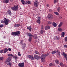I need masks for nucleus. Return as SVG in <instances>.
<instances>
[{
    "label": "nucleus",
    "mask_w": 67,
    "mask_h": 67,
    "mask_svg": "<svg viewBox=\"0 0 67 67\" xmlns=\"http://www.w3.org/2000/svg\"><path fill=\"white\" fill-rule=\"evenodd\" d=\"M20 34V31H18L15 32H12L11 34L12 35H13V36H19Z\"/></svg>",
    "instance_id": "f257e3e1"
},
{
    "label": "nucleus",
    "mask_w": 67,
    "mask_h": 67,
    "mask_svg": "<svg viewBox=\"0 0 67 67\" xmlns=\"http://www.w3.org/2000/svg\"><path fill=\"white\" fill-rule=\"evenodd\" d=\"M18 8L19 6L18 5H17L16 6H14V7H11V9L12 10H13V11H16V10H17L18 9Z\"/></svg>",
    "instance_id": "f03ea898"
},
{
    "label": "nucleus",
    "mask_w": 67,
    "mask_h": 67,
    "mask_svg": "<svg viewBox=\"0 0 67 67\" xmlns=\"http://www.w3.org/2000/svg\"><path fill=\"white\" fill-rule=\"evenodd\" d=\"M47 56L46 54H44L41 55L40 57L41 59V60H43V59H44L45 58H46Z\"/></svg>",
    "instance_id": "7ed1b4c3"
},
{
    "label": "nucleus",
    "mask_w": 67,
    "mask_h": 67,
    "mask_svg": "<svg viewBox=\"0 0 67 67\" xmlns=\"http://www.w3.org/2000/svg\"><path fill=\"white\" fill-rule=\"evenodd\" d=\"M4 21L5 24L6 25H8V23H9V20H8L7 19V18H4Z\"/></svg>",
    "instance_id": "20e7f679"
},
{
    "label": "nucleus",
    "mask_w": 67,
    "mask_h": 67,
    "mask_svg": "<svg viewBox=\"0 0 67 67\" xmlns=\"http://www.w3.org/2000/svg\"><path fill=\"white\" fill-rule=\"evenodd\" d=\"M34 57L35 59H37V60H38L40 58V57L36 54L34 55Z\"/></svg>",
    "instance_id": "39448f33"
},
{
    "label": "nucleus",
    "mask_w": 67,
    "mask_h": 67,
    "mask_svg": "<svg viewBox=\"0 0 67 67\" xmlns=\"http://www.w3.org/2000/svg\"><path fill=\"white\" fill-rule=\"evenodd\" d=\"M48 18L49 19H53V16L51 14H49L48 15Z\"/></svg>",
    "instance_id": "423d86ee"
},
{
    "label": "nucleus",
    "mask_w": 67,
    "mask_h": 67,
    "mask_svg": "<svg viewBox=\"0 0 67 67\" xmlns=\"http://www.w3.org/2000/svg\"><path fill=\"white\" fill-rule=\"evenodd\" d=\"M12 59V58H11V57H8V58L7 60H6V63H8V62H11V60Z\"/></svg>",
    "instance_id": "0eeeda50"
},
{
    "label": "nucleus",
    "mask_w": 67,
    "mask_h": 67,
    "mask_svg": "<svg viewBox=\"0 0 67 67\" xmlns=\"http://www.w3.org/2000/svg\"><path fill=\"white\" fill-rule=\"evenodd\" d=\"M34 5L36 7H37L38 6V1L37 0H35Z\"/></svg>",
    "instance_id": "6e6552de"
},
{
    "label": "nucleus",
    "mask_w": 67,
    "mask_h": 67,
    "mask_svg": "<svg viewBox=\"0 0 67 67\" xmlns=\"http://www.w3.org/2000/svg\"><path fill=\"white\" fill-rule=\"evenodd\" d=\"M18 65L20 67H24V64L23 63H19L18 64Z\"/></svg>",
    "instance_id": "1a4fd4ad"
},
{
    "label": "nucleus",
    "mask_w": 67,
    "mask_h": 67,
    "mask_svg": "<svg viewBox=\"0 0 67 67\" xmlns=\"http://www.w3.org/2000/svg\"><path fill=\"white\" fill-rule=\"evenodd\" d=\"M26 34L27 36L29 37H32V36H33V35H32V34H31V33L27 32Z\"/></svg>",
    "instance_id": "9d476101"
},
{
    "label": "nucleus",
    "mask_w": 67,
    "mask_h": 67,
    "mask_svg": "<svg viewBox=\"0 0 67 67\" xmlns=\"http://www.w3.org/2000/svg\"><path fill=\"white\" fill-rule=\"evenodd\" d=\"M27 57L28 58H29L30 59H31V60H34V57L31 55H29L27 56Z\"/></svg>",
    "instance_id": "9b49d317"
},
{
    "label": "nucleus",
    "mask_w": 67,
    "mask_h": 67,
    "mask_svg": "<svg viewBox=\"0 0 67 67\" xmlns=\"http://www.w3.org/2000/svg\"><path fill=\"white\" fill-rule=\"evenodd\" d=\"M41 18L40 17H38V18L37 19V23H39L40 24L41 23V21H40V19H41Z\"/></svg>",
    "instance_id": "f8f14e48"
},
{
    "label": "nucleus",
    "mask_w": 67,
    "mask_h": 67,
    "mask_svg": "<svg viewBox=\"0 0 67 67\" xmlns=\"http://www.w3.org/2000/svg\"><path fill=\"white\" fill-rule=\"evenodd\" d=\"M50 29V26H47L45 27V30H47L48 29Z\"/></svg>",
    "instance_id": "ddd939ff"
},
{
    "label": "nucleus",
    "mask_w": 67,
    "mask_h": 67,
    "mask_svg": "<svg viewBox=\"0 0 67 67\" xmlns=\"http://www.w3.org/2000/svg\"><path fill=\"white\" fill-rule=\"evenodd\" d=\"M52 25H53V26H54V27H56L57 26V24L54 22H53L52 23Z\"/></svg>",
    "instance_id": "4468645a"
},
{
    "label": "nucleus",
    "mask_w": 67,
    "mask_h": 67,
    "mask_svg": "<svg viewBox=\"0 0 67 67\" xmlns=\"http://www.w3.org/2000/svg\"><path fill=\"white\" fill-rule=\"evenodd\" d=\"M54 40H56L57 41V40H59V37H58L55 36L54 37Z\"/></svg>",
    "instance_id": "2eb2a0df"
},
{
    "label": "nucleus",
    "mask_w": 67,
    "mask_h": 67,
    "mask_svg": "<svg viewBox=\"0 0 67 67\" xmlns=\"http://www.w3.org/2000/svg\"><path fill=\"white\" fill-rule=\"evenodd\" d=\"M7 13H8L9 15H11V14H12V13H11V10H8L7 11Z\"/></svg>",
    "instance_id": "dca6fc26"
},
{
    "label": "nucleus",
    "mask_w": 67,
    "mask_h": 67,
    "mask_svg": "<svg viewBox=\"0 0 67 67\" xmlns=\"http://www.w3.org/2000/svg\"><path fill=\"white\" fill-rule=\"evenodd\" d=\"M33 37L36 40H37V39L38 37H37V35H34V36H33Z\"/></svg>",
    "instance_id": "f3484780"
},
{
    "label": "nucleus",
    "mask_w": 67,
    "mask_h": 67,
    "mask_svg": "<svg viewBox=\"0 0 67 67\" xmlns=\"http://www.w3.org/2000/svg\"><path fill=\"white\" fill-rule=\"evenodd\" d=\"M20 26V25L19 24H16L15 25L14 27H19Z\"/></svg>",
    "instance_id": "a211bd4d"
},
{
    "label": "nucleus",
    "mask_w": 67,
    "mask_h": 67,
    "mask_svg": "<svg viewBox=\"0 0 67 67\" xmlns=\"http://www.w3.org/2000/svg\"><path fill=\"white\" fill-rule=\"evenodd\" d=\"M22 4H23L24 5V4H26V2H25V1H24V0H20Z\"/></svg>",
    "instance_id": "6ab92c4d"
},
{
    "label": "nucleus",
    "mask_w": 67,
    "mask_h": 67,
    "mask_svg": "<svg viewBox=\"0 0 67 67\" xmlns=\"http://www.w3.org/2000/svg\"><path fill=\"white\" fill-rule=\"evenodd\" d=\"M65 36V32H62V33L61 37H64Z\"/></svg>",
    "instance_id": "aec40b11"
},
{
    "label": "nucleus",
    "mask_w": 67,
    "mask_h": 67,
    "mask_svg": "<svg viewBox=\"0 0 67 67\" xmlns=\"http://www.w3.org/2000/svg\"><path fill=\"white\" fill-rule=\"evenodd\" d=\"M3 1L5 3H9V0H4Z\"/></svg>",
    "instance_id": "412c9836"
},
{
    "label": "nucleus",
    "mask_w": 67,
    "mask_h": 67,
    "mask_svg": "<svg viewBox=\"0 0 67 67\" xmlns=\"http://www.w3.org/2000/svg\"><path fill=\"white\" fill-rule=\"evenodd\" d=\"M57 52L59 57H60V51L58 50H57Z\"/></svg>",
    "instance_id": "4be33fe9"
},
{
    "label": "nucleus",
    "mask_w": 67,
    "mask_h": 67,
    "mask_svg": "<svg viewBox=\"0 0 67 67\" xmlns=\"http://www.w3.org/2000/svg\"><path fill=\"white\" fill-rule=\"evenodd\" d=\"M7 64L9 66H10V67H11V62H9L8 63H7Z\"/></svg>",
    "instance_id": "5701e85b"
},
{
    "label": "nucleus",
    "mask_w": 67,
    "mask_h": 67,
    "mask_svg": "<svg viewBox=\"0 0 67 67\" xmlns=\"http://www.w3.org/2000/svg\"><path fill=\"white\" fill-rule=\"evenodd\" d=\"M55 62L56 63V64H59V61L58 60H56L55 61Z\"/></svg>",
    "instance_id": "b1692460"
},
{
    "label": "nucleus",
    "mask_w": 67,
    "mask_h": 67,
    "mask_svg": "<svg viewBox=\"0 0 67 67\" xmlns=\"http://www.w3.org/2000/svg\"><path fill=\"white\" fill-rule=\"evenodd\" d=\"M35 54H37V55H40V53H39L38 51H35Z\"/></svg>",
    "instance_id": "393cba45"
},
{
    "label": "nucleus",
    "mask_w": 67,
    "mask_h": 67,
    "mask_svg": "<svg viewBox=\"0 0 67 67\" xmlns=\"http://www.w3.org/2000/svg\"><path fill=\"white\" fill-rule=\"evenodd\" d=\"M8 51V49L7 48H5L4 50V53H5L6 52H7Z\"/></svg>",
    "instance_id": "a878e982"
},
{
    "label": "nucleus",
    "mask_w": 67,
    "mask_h": 67,
    "mask_svg": "<svg viewBox=\"0 0 67 67\" xmlns=\"http://www.w3.org/2000/svg\"><path fill=\"white\" fill-rule=\"evenodd\" d=\"M13 57L15 59H18V57L16 55L14 56L13 55Z\"/></svg>",
    "instance_id": "bb28decb"
},
{
    "label": "nucleus",
    "mask_w": 67,
    "mask_h": 67,
    "mask_svg": "<svg viewBox=\"0 0 67 67\" xmlns=\"http://www.w3.org/2000/svg\"><path fill=\"white\" fill-rule=\"evenodd\" d=\"M32 39V37H30L29 38V42H31Z\"/></svg>",
    "instance_id": "cd10ccee"
},
{
    "label": "nucleus",
    "mask_w": 67,
    "mask_h": 67,
    "mask_svg": "<svg viewBox=\"0 0 67 67\" xmlns=\"http://www.w3.org/2000/svg\"><path fill=\"white\" fill-rule=\"evenodd\" d=\"M49 65L50 66H55V64H54L50 63L49 64Z\"/></svg>",
    "instance_id": "c85d7f7f"
},
{
    "label": "nucleus",
    "mask_w": 67,
    "mask_h": 67,
    "mask_svg": "<svg viewBox=\"0 0 67 67\" xmlns=\"http://www.w3.org/2000/svg\"><path fill=\"white\" fill-rule=\"evenodd\" d=\"M30 4V1H26V4Z\"/></svg>",
    "instance_id": "c756f323"
},
{
    "label": "nucleus",
    "mask_w": 67,
    "mask_h": 67,
    "mask_svg": "<svg viewBox=\"0 0 67 67\" xmlns=\"http://www.w3.org/2000/svg\"><path fill=\"white\" fill-rule=\"evenodd\" d=\"M62 25H63V23L62 22L60 23V24H59V25H58L59 27H61Z\"/></svg>",
    "instance_id": "7c9ffc66"
},
{
    "label": "nucleus",
    "mask_w": 67,
    "mask_h": 67,
    "mask_svg": "<svg viewBox=\"0 0 67 67\" xmlns=\"http://www.w3.org/2000/svg\"><path fill=\"white\" fill-rule=\"evenodd\" d=\"M63 55H64V57L65 58H66V56H67V54H66L64 52L63 53Z\"/></svg>",
    "instance_id": "2f4dec72"
},
{
    "label": "nucleus",
    "mask_w": 67,
    "mask_h": 67,
    "mask_svg": "<svg viewBox=\"0 0 67 67\" xmlns=\"http://www.w3.org/2000/svg\"><path fill=\"white\" fill-rule=\"evenodd\" d=\"M58 30L59 32H61V31H62V29L60 28H58Z\"/></svg>",
    "instance_id": "473e14b6"
},
{
    "label": "nucleus",
    "mask_w": 67,
    "mask_h": 67,
    "mask_svg": "<svg viewBox=\"0 0 67 67\" xmlns=\"http://www.w3.org/2000/svg\"><path fill=\"white\" fill-rule=\"evenodd\" d=\"M56 52H57V51H52L51 53L52 54H55Z\"/></svg>",
    "instance_id": "72a5a7b5"
},
{
    "label": "nucleus",
    "mask_w": 67,
    "mask_h": 67,
    "mask_svg": "<svg viewBox=\"0 0 67 67\" xmlns=\"http://www.w3.org/2000/svg\"><path fill=\"white\" fill-rule=\"evenodd\" d=\"M54 13L55 14L57 15H59V14L57 12H54Z\"/></svg>",
    "instance_id": "f704fd0d"
},
{
    "label": "nucleus",
    "mask_w": 67,
    "mask_h": 67,
    "mask_svg": "<svg viewBox=\"0 0 67 67\" xmlns=\"http://www.w3.org/2000/svg\"><path fill=\"white\" fill-rule=\"evenodd\" d=\"M8 56H12V57H13V55L12 54L9 53V54H8Z\"/></svg>",
    "instance_id": "c9c22d12"
},
{
    "label": "nucleus",
    "mask_w": 67,
    "mask_h": 67,
    "mask_svg": "<svg viewBox=\"0 0 67 67\" xmlns=\"http://www.w3.org/2000/svg\"><path fill=\"white\" fill-rule=\"evenodd\" d=\"M23 40H21L20 42V45H23Z\"/></svg>",
    "instance_id": "e433bc0d"
},
{
    "label": "nucleus",
    "mask_w": 67,
    "mask_h": 67,
    "mask_svg": "<svg viewBox=\"0 0 67 67\" xmlns=\"http://www.w3.org/2000/svg\"><path fill=\"white\" fill-rule=\"evenodd\" d=\"M60 65L61 67H63L64 66V64L63 63H60Z\"/></svg>",
    "instance_id": "4c0bfd02"
},
{
    "label": "nucleus",
    "mask_w": 67,
    "mask_h": 67,
    "mask_svg": "<svg viewBox=\"0 0 67 67\" xmlns=\"http://www.w3.org/2000/svg\"><path fill=\"white\" fill-rule=\"evenodd\" d=\"M60 10H61L60 8V7H58L57 9L58 12H59V11H60Z\"/></svg>",
    "instance_id": "58836bf2"
},
{
    "label": "nucleus",
    "mask_w": 67,
    "mask_h": 67,
    "mask_svg": "<svg viewBox=\"0 0 67 67\" xmlns=\"http://www.w3.org/2000/svg\"><path fill=\"white\" fill-rule=\"evenodd\" d=\"M3 60V57H0V60Z\"/></svg>",
    "instance_id": "ea45409f"
},
{
    "label": "nucleus",
    "mask_w": 67,
    "mask_h": 67,
    "mask_svg": "<svg viewBox=\"0 0 67 67\" xmlns=\"http://www.w3.org/2000/svg\"><path fill=\"white\" fill-rule=\"evenodd\" d=\"M65 42H67V36L65 38Z\"/></svg>",
    "instance_id": "a19ab883"
},
{
    "label": "nucleus",
    "mask_w": 67,
    "mask_h": 67,
    "mask_svg": "<svg viewBox=\"0 0 67 67\" xmlns=\"http://www.w3.org/2000/svg\"><path fill=\"white\" fill-rule=\"evenodd\" d=\"M29 30L30 31H31V30H32V27H29Z\"/></svg>",
    "instance_id": "79ce46f5"
},
{
    "label": "nucleus",
    "mask_w": 67,
    "mask_h": 67,
    "mask_svg": "<svg viewBox=\"0 0 67 67\" xmlns=\"http://www.w3.org/2000/svg\"><path fill=\"white\" fill-rule=\"evenodd\" d=\"M18 55L19 56H21V54L20 53V52H18Z\"/></svg>",
    "instance_id": "37998d69"
},
{
    "label": "nucleus",
    "mask_w": 67,
    "mask_h": 67,
    "mask_svg": "<svg viewBox=\"0 0 67 67\" xmlns=\"http://www.w3.org/2000/svg\"><path fill=\"white\" fill-rule=\"evenodd\" d=\"M0 53H3V50H2L0 51Z\"/></svg>",
    "instance_id": "c03bdc74"
},
{
    "label": "nucleus",
    "mask_w": 67,
    "mask_h": 67,
    "mask_svg": "<svg viewBox=\"0 0 67 67\" xmlns=\"http://www.w3.org/2000/svg\"><path fill=\"white\" fill-rule=\"evenodd\" d=\"M44 32V31L42 30H41V31L40 33L42 34H43V32Z\"/></svg>",
    "instance_id": "a18cd8bd"
},
{
    "label": "nucleus",
    "mask_w": 67,
    "mask_h": 67,
    "mask_svg": "<svg viewBox=\"0 0 67 67\" xmlns=\"http://www.w3.org/2000/svg\"><path fill=\"white\" fill-rule=\"evenodd\" d=\"M64 47H65V48H67V45H64Z\"/></svg>",
    "instance_id": "49530a36"
},
{
    "label": "nucleus",
    "mask_w": 67,
    "mask_h": 67,
    "mask_svg": "<svg viewBox=\"0 0 67 67\" xmlns=\"http://www.w3.org/2000/svg\"><path fill=\"white\" fill-rule=\"evenodd\" d=\"M48 24H52V23L50 21H48Z\"/></svg>",
    "instance_id": "de8ad7c7"
},
{
    "label": "nucleus",
    "mask_w": 67,
    "mask_h": 67,
    "mask_svg": "<svg viewBox=\"0 0 67 67\" xmlns=\"http://www.w3.org/2000/svg\"><path fill=\"white\" fill-rule=\"evenodd\" d=\"M3 25H0V27H3Z\"/></svg>",
    "instance_id": "09e8293b"
},
{
    "label": "nucleus",
    "mask_w": 67,
    "mask_h": 67,
    "mask_svg": "<svg viewBox=\"0 0 67 67\" xmlns=\"http://www.w3.org/2000/svg\"><path fill=\"white\" fill-rule=\"evenodd\" d=\"M22 48H23V49H25V47L24 46H22Z\"/></svg>",
    "instance_id": "8fccbe9b"
},
{
    "label": "nucleus",
    "mask_w": 67,
    "mask_h": 67,
    "mask_svg": "<svg viewBox=\"0 0 67 67\" xmlns=\"http://www.w3.org/2000/svg\"><path fill=\"white\" fill-rule=\"evenodd\" d=\"M1 23H4V21H3V20H2L1 21Z\"/></svg>",
    "instance_id": "3c124183"
},
{
    "label": "nucleus",
    "mask_w": 67,
    "mask_h": 67,
    "mask_svg": "<svg viewBox=\"0 0 67 67\" xmlns=\"http://www.w3.org/2000/svg\"><path fill=\"white\" fill-rule=\"evenodd\" d=\"M46 6H47V7H49V4H47L46 5Z\"/></svg>",
    "instance_id": "603ef678"
},
{
    "label": "nucleus",
    "mask_w": 67,
    "mask_h": 67,
    "mask_svg": "<svg viewBox=\"0 0 67 67\" xmlns=\"http://www.w3.org/2000/svg\"><path fill=\"white\" fill-rule=\"evenodd\" d=\"M43 26H41V30H43Z\"/></svg>",
    "instance_id": "864d4df0"
},
{
    "label": "nucleus",
    "mask_w": 67,
    "mask_h": 67,
    "mask_svg": "<svg viewBox=\"0 0 67 67\" xmlns=\"http://www.w3.org/2000/svg\"><path fill=\"white\" fill-rule=\"evenodd\" d=\"M5 44H10V43H7V42H5Z\"/></svg>",
    "instance_id": "5fc2aeb1"
},
{
    "label": "nucleus",
    "mask_w": 67,
    "mask_h": 67,
    "mask_svg": "<svg viewBox=\"0 0 67 67\" xmlns=\"http://www.w3.org/2000/svg\"><path fill=\"white\" fill-rule=\"evenodd\" d=\"M59 19H62V16H59Z\"/></svg>",
    "instance_id": "6e6d98bb"
},
{
    "label": "nucleus",
    "mask_w": 67,
    "mask_h": 67,
    "mask_svg": "<svg viewBox=\"0 0 67 67\" xmlns=\"http://www.w3.org/2000/svg\"><path fill=\"white\" fill-rule=\"evenodd\" d=\"M11 48H9L8 49V51H11Z\"/></svg>",
    "instance_id": "4d7b16f0"
},
{
    "label": "nucleus",
    "mask_w": 67,
    "mask_h": 67,
    "mask_svg": "<svg viewBox=\"0 0 67 67\" xmlns=\"http://www.w3.org/2000/svg\"><path fill=\"white\" fill-rule=\"evenodd\" d=\"M57 1H56V0H54V3H56V2Z\"/></svg>",
    "instance_id": "13d9d810"
},
{
    "label": "nucleus",
    "mask_w": 67,
    "mask_h": 67,
    "mask_svg": "<svg viewBox=\"0 0 67 67\" xmlns=\"http://www.w3.org/2000/svg\"><path fill=\"white\" fill-rule=\"evenodd\" d=\"M24 46H25L26 45V44L25 43H24L23 44Z\"/></svg>",
    "instance_id": "bf43d9fd"
},
{
    "label": "nucleus",
    "mask_w": 67,
    "mask_h": 67,
    "mask_svg": "<svg viewBox=\"0 0 67 67\" xmlns=\"http://www.w3.org/2000/svg\"><path fill=\"white\" fill-rule=\"evenodd\" d=\"M52 10H51V9H50L49 10V12H52Z\"/></svg>",
    "instance_id": "052dcab7"
},
{
    "label": "nucleus",
    "mask_w": 67,
    "mask_h": 67,
    "mask_svg": "<svg viewBox=\"0 0 67 67\" xmlns=\"http://www.w3.org/2000/svg\"><path fill=\"white\" fill-rule=\"evenodd\" d=\"M18 60H17V59H15V62H17Z\"/></svg>",
    "instance_id": "680f3d73"
},
{
    "label": "nucleus",
    "mask_w": 67,
    "mask_h": 67,
    "mask_svg": "<svg viewBox=\"0 0 67 67\" xmlns=\"http://www.w3.org/2000/svg\"><path fill=\"white\" fill-rule=\"evenodd\" d=\"M27 27V29H29V27Z\"/></svg>",
    "instance_id": "e2e57ef3"
},
{
    "label": "nucleus",
    "mask_w": 67,
    "mask_h": 67,
    "mask_svg": "<svg viewBox=\"0 0 67 67\" xmlns=\"http://www.w3.org/2000/svg\"><path fill=\"white\" fill-rule=\"evenodd\" d=\"M10 1H11V2H12V1H13V0H10Z\"/></svg>",
    "instance_id": "0e129e2a"
},
{
    "label": "nucleus",
    "mask_w": 67,
    "mask_h": 67,
    "mask_svg": "<svg viewBox=\"0 0 67 67\" xmlns=\"http://www.w3.org/2000/svg\"><path fill=\"white\" fill-rule=\"evenodd\" d=\"M4 38H6V37L4 36Z\"/></svg>",
    "instance_id": "69168bd1"
},
{
    "label": "nucleus",
    "mask_w": 67,
    "mask_h": 67,
    "mask_svg": "<svg viewBox=\"0 0 67 67\" xmlns=\"http://www.w3.org/2000/svg\"><path fill=\"white\" fill-rule=\"evenodd\" d=\"M65 67H67V65H65Z\"/></svg>",
    "instance_id": "338daca9"
},
{
    "label": "nucleus",
    "mask_w": 67,
    "mask_h": 67,
    "mask_svg": "<svg viewBox=\"0 0 67 67\" xmlns=\"http://www.w3.org/2000/svg\"><path fill=\"white\" fill-rule=\"evenodd\" d=\"M66 60H67V57H66Z\"/></svg>",
    "instance_id": "774afa93"
}]
</instances>
